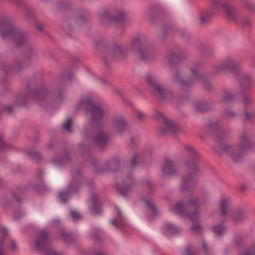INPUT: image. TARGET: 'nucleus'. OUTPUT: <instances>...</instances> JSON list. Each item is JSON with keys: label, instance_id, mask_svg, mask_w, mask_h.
I'll use <instances>...</instances> for the list:
<instances>
[{"label": "nucleus", "instance_id": "f257e3e1", "mask_svg": "<svg viewBox=\"0 0 255 255\" xmlns=\"http://www.w3.org/2000/svg\"><path fill=\"white\" fill-rule=\"evenodd\" d=\"M78 107L87 111V117L89 118L96 132V134L91 138V141L96 145L103 147L109 140L108 135L102 129L105 125L104 118L105 109L101 105L96 103L89 96L81 99L78 103Z\"/></svg>", "mask_w": 255, "mask_h": 255}, {"label": "nucleus", "instance_id": "f03ea898", "mask_svg": "<svg viewBox=\"0 0 255 255\" xmlns=\"http://www.w3.org/2000/svg\"><path fill=\"white\" fill-rule=\"evenodd\" d=\"M213 7L204 12L200 16L201 23H204L211 18L213 14L221 9L223 10L228 19L234 22L241 21V16L238 10L228 1L222 0H211Z\"/></svg>", "mask_w": 255, "mask_h": 255}, {"label": "nucleus", "instance_id": "7ed1b4c3", "mask_svg": "<svg viewBox=\"0 0 255 255\" xmlns=\"http://www.w3.org/2000/svg\"><path fill=\"white\" fill-rule=\"evenodd\" d=\"M214 69L216 73L231 72L236 74L241 83L242 88L244 86H248L253 80L251 74L241 72L238 63L231 57L223 59L220 63L214 66Z\"/></svg>", "mask_w": 255, "mask_h": 255}, {"label": "nucleus", "instance_id": "20e7f679", "mask_svg": "<svg viewBox=\"0 0 255 255\" xmlns=\"http://www.w3.org/2000/svg\"><path fill=\"white\" fill-rule=\"evenodd\" d=\"M0 34L3 38H9L17 45H21L26 40L25 34L21 30L14 26L11 20L4 18L0 20Z\"/></svg>", "mask_w": 255, "mask_h": 255}, {"label": "nucleus", "instance_id": "39448f33", "mask_svg": "<svg viewBox=\"0 0 255 255\" xmlns=\"http://www.w3.org/2000/svg\"><path fill=\"white\" fill-rule=\"evenodd\" d=\"M251 137V135L249 133L244 131L239 136L240 143L236 149H233L230 146L225 144H221V147L223 151L230 154L233 158H242L253 145Z\"/></svg>", "mask_w": 255, "mask_h": 255}, {"label": "nucleus", "instance_id": "423d86ee", "mask_svg": "<svg viewBox=\"0 0 255 255\" xmlns=\"http://www.w3.org/2000/svg\"><path fill=\"white\" fill-rule=\"evenodd\" d=\"M48 94V91L46 89L36 90L28 87L24 93L16 98V101L14 104L23 105L25 104L26 100L28 99L34 98L40 100L44 98Z\"/></svg>", "mask_w": 255, "mask_h": 255}, {"label": "nucleus", "instance_id": "0eeeda50", "mask_svg": "<svg viewBox=\"0 0 255 255\" xmlns=\"http://www.w3.org/2000/svg\"><path fill=\"white\" fill-rule=\"evenodd\" d=\"M146 81L152 86L154 94L157 98L162 100H166L172 97L171 91L156 83V78L154 75L148 74L146 77Z\"/></svg>", "mask_w": 255, "mask_h": 255}, {"label": "nucleus", "instance_id": "6e6552de", "mask_svg": "<svg viewBox=\"0 0 255 255\" xmlns=\"http://www.w3.org/2000/svg\"><path fill=\"white\" fill-rule=\"evenodd\" d=\"M154 116L157 119L163 121V127L161 128L163 133H175L179 130V127L175 123L167 119L161 112L156 111Z\"/></svg>", "mask_w": 255, "mask_h": 255}, {"label": "nucleus", "instance_id": "1a4fd4ad", "mask_svg": "<svg viewBox=\"0 0 255 255\" xmlns=\"http://www.w3.org/2000/svg\"><path fill=\"white\" fill-rule=\"evenodd\" d=\"M153 151L151 148L145 149L132 150L129 152L128 156L129 159H140L147 158L152 157Z\"/></svg>", "mask_w": 255, "mask_h": 255}, {"label": "nucleus", "instance_id": "9d476101", "mask_svg": "<svg viewBox=\"0 0 255 255\" xmlns=\"http://www.w3.org/2000/svg\"><path fill=\"white\" fill-rule=\"evenodd\" d=\"M113 126L120 133H122L128 127V123L123 115H120L113 120Z\"/></svg>", "mask_w": 255, "mask_h": 255}, {"label": "nucleus", "instance_id": "9b49d317", "mask_svg": "<svg viewBox=\"0 0 255 255\" xmlns=\"http://www.w3.org/2000/svg\"><path fill=\"white\" fill-rule=\"evenodd\" d=\"M132 48L138 53L141 58L146 59L145 54L148 52L146 48L143 45L139 38H136L133 41Z\"/></svg>", "mask_w": 255, "mask_h": 255}, {"label": "nucleus", "instance_id": "f8f14e48", "mask_svg": "<svg viewBox=\"0 0 255 255\" xmlns=\"http://www.w3.org/2000/svg\"><path fill=\"white\" fill-rule=\"evenodd\" d=\"M184 148L185 151L193 159H199L203 157L201 153L190 144H185L184 146Z\"/></svg>", "mask_w": 255, "mask_h": 255}, {"label": "nucleus", "instance_id": "ddd939ff", "mask_svg": "<svg viewBox=\"0 0 255 255\" xmlns=\"http://www.w3.org/2000/svg\"><path fill=\"white\" fill-rule=\"evenodd\" d=\"M75 190L73 185H70L66 190L61 191L58 194L59 202L64 203L69 198V196Z\"/></svg>", "mask_w": 255, "mask_h": 255}, {"label": "nucleus", "instance_id": "4468645a", "mask_svg": "<svg viewBox=\"0 0 255 255\" xmlns=\"http://www.w3.org/2000/svg\"><path fill=\"white\" fill-rule=\"evenodd\" d=\"M232 205L231 199L228 197H223L221 200L220 206L221 212L225 214Z\"/></svg>", "mask_w": 255, "mask_h": 255}, {"label": "nucleus", "instance_id": "2eb2a0df", "mask_svg": "<svg viewBox=\"0 0 255 255\" xmlns=\"http://www.w3.org/2000/svg\"><path fill=\"white\" fill-rule=\"evenodd\" d=\"M24 153L26 155V157L28 158H41L40 152L39 150L35 149H27L24 150Z\"/></svg>", "mask_w": 255, "mask_h": 255}, {"label": "nucleus", "instance_id": "dca6fc26", "mask_svg": "<svg viewBox=\"0 0 255 255\" xmlns=\"http://www.w3.org/2000/svg\"><path fill=\"white\" fill-rule=\"evenodd\" d=\"M179 227L171 223H166L163 227V231L165 234H168L169 233H172L176 232L179 230Z\"/></svg>", "mask_w": 255, "mask_h": 255}, {"label": "nucleus", "instance_id": "f3484780", "mask_svg": "<svg viewBox=\"0 0 255 255\" xmlns=\"http://www.w3.org/2000/svg\"><path fill=\"white\" fill-rule=\"evenodd\" d=\"M191 73L193 78L195 80H197L199 82L202 83L204 84H205L206 82V77L200 74H198L197 73V68L196 67L192 68L191 69Z\"/></svg>", "mask_w": 255, "mask_h": 255}, {"label": "nucleus", "instance_id": "a211bd4d", "mask_svg": "<svg viewBox=\"0 0 255 255\" xmlns=\"http://www.w3.org/2000/svg\"><path fill=\"white\" fill-rule=\"evenodd\" d=\"M236 99L234 93L231 91H225L223 94L222 100L223 102H232Z\"/></svg>", "mask_w": 255, "mask_h": 255}, {"label": "nucleus", "instance_id": "6ab92c4d", "mask_svg": "<svg viewBox=\"0 0 255 255\" xmlns=\"http://www.w3.org/2000/svg\"><path fill=\"white\" fill-rule=\"evenodd\" d=\"M194 108L198 111L203 112L206 110L207 105L204 102L197 101L194 103Z\"/></svg>", "mask_w": 255, "mask_h": 255}, {"label": "nucleus", "instance_id": "aec40b11", "mask_svg": "<svg viewBox=\"0 0 255 255\" xmlns=\"http://www.w3.org/2000/svg\"><path fill=\"white\" fill-rule=\"evenodd\" d=\"M183 208V204L181 203H178L175 205L171 207V210L173 213L180 214L182 212Z\"/></svg>", "mask_w": 255, "mask_h": 255}, {"label": "nucleus", "instance_id": "412c9836", "mask_svg": "<svg viewBox=\"0 0 255 255\" xmlns=\"http://www.w3.org/2000/svg\"><path fill=\"white\" fill-rule=\"evenodd\" d=\"M225 227L223 225H218L213 227V230L215 234L219 236L225 231Z\"/></svg>", "mask_w": 255, "mask_h": 255}, {"label": "nucleus", "instance_id": "4be33fe9", "mask_svg": "<svg viewBox=\"0 0 255 255\" xmlns=\"http://www.w3.org/2000/svg\"><path fill=\"white\" fill-rule=\"evenodd\" d=\"M72 120L71 119L68 118L66 119L65 123L63 124L62 126L63 128L67 132L71 131V127L72 126Z\"/></svg>", "mask_w": 255, "mask_h": 255}, {"label": "nucleus", "instance_id": "5701e85b", "mask_svg": "<svg viewBox=\"0 0 255 255\" xmlns=\"http://www.w3.org/2000/svg\"><path fill=\"white\" fill-rule=\"evenodd\" d=\"M10 147V145L4 141L2 135L0 134V150L9 148Z\"/></svg>", "mask_w": 255, "mask_h": 255}, {"label": "nucleus", "instance_id": "b1692460", "mask_svg": "<svg viewBox=\"0 0 255 255\" xmlns=\"http://www.w3.org/2000/svg\"><path fill=\"white\" fill-rule=\"evenodd\" d=\"M125 16V13L123 11H119L117 14V17L112 18V20L115 22L123 21Z\"/></svg>", "mask_w": 255, "mask_h": 255}, {"label": "nucleus", "instance_id": "393cba45", "mask_svg": "<svg viewBox=\"0 0 255 255\" xmlns=\"http://www.w3.org/2000/svg\"><path fill=\"white\" fill-rule=\"evenodd\" d=\"M242 103L245 107H248L252 104L253 100L250 97L244 96L242 99Z\"/></svg>", "mask_w": 255, "mask_h": 255}, {"label": "nucleus", "instance_id": "a878e982", "mask_svg": "<svg viewBox=\"0 0 255 255\" xmlns=\"http://www.w3.org/2000/svg\"><path fill=\"white\" fill-rule=\"evenodd\" d=\"M174 81L178 82L182 87H184L188 85V82L185 81L184 80L181 79L179 75L176 76Z\"/></svg>", "mask_w": 255, "mask_h": 255}, {"label": "nucleus", "instance_id": "bb28decb", "mask_svg": "<svg viewBox=\"0 0 255 255\" xmlns=\"http://www.w3.org/2000/svg\"><path fill=\"white\" fill-rule=\"evenodd\" d=\"M114 54L118 56L123 54V49L120 45H117L114 48Z\"/></svg>", "mask_w": 255, "mask_h": 255}, {"label": "nucleus", "instance_id": "cd10ccee", "mask_svg": "<svg viewBox=\"0 0 255 255\" xmlns=\"http://www.w3.org/2000/svg\"><path fill=\"white\" fill-rule=\"evenodd\" d=\"M0 110L6 111L7 113L10 114L12 112V108L10 106L2 105L0 106Z\"/></svg>", "mask_w": 255, "mask_h": 255}, {"label": "nucleus", "instance_id": "c85d7f7f", "mask_svg": "<svg viewBox=\"0 0 255 255\" xmlns=\"http://www.w3.org/2000/svg\"><path fill=\"white\" fill-rule=\"evenodd\" d=\"M71 216L72 218V219L74 220V221H77L78 220V219H80L81 218V215L80 214L76 211H72L71 212Z\"/></svg>", "mask_w": 255, "mask_h": 255}, {"label": "nucleus", "instance_id": "c756f323", "mask_svg": "<svg viewBox=\"0 0 255 255\" xmlns=\"http://www.w3.org/2000/svg\"><path fill=\"white\" fill-rule=\"evenodd\" d=\"M146 205L148 207L149 211L152 213H154L155 212V209L152 203L150 201H147L146 202Z\"/></svg>", "mask_w": 255, "mask_h": 255}, {"label": "nucleus", "instance_id": "7c9ffc66", "mask_svg": "<svg viewBox=\"0 0 255 255\" xmlns=\"http://www.w3.org/2000/svg\"><path fill=\"white\" fill-rule=\"evenodd\" d=\"M136 116L140 120H142L145 117V114L140 111H137L136 112Z\"/></svg>", "mask_w": 255, "mask_h": 255}, {"label": "nucleus", "instance_id": "2f4dec72", "mask_svg": "<svg viewBox=\"0 0 255 255\" xmlns=\"http://www.w3.org/2000/svg\"><path fill=\"white\" fill-rule=\"evenodd\" d=\"M226 116L229 118H233L235 116V113L232 111H228L225 113Z\"/></svg>", "mask_w": 255, "mask_h": 255}, {"label": "nucleus", "instance_id": "473e14b6", "mask_svg": "<svg viewBox=\"0 0 255 255\" xmlns=\"http://www.w3.org/2000/svg\"><path fill=\"white\" fill-rule=\"evenodd\" d=\"M198 214L197 213H194L193 214H191L189 216V218L192 221H196L198 219Z\"/></svg>", "mask_w": 255, "mask_h": 255}, {"label": "nucleus", "instance_id": "72a5a7b5", "mask_svg": "<svg viewBox=\"0 0 255 255\" xmlns=\"http://www.w3.org/2000/svg\"><path fill=\"white\" fill-rule=\"evenodd\" d=\"M201 227L200 225L198 223H196L192 226V230L196 231L200 229Z\"/></svg>", "mask_w": 255, "mask_h": 255}, {"label": "nucleus", "instance_id": "f704fd0d", "mask_svg": "<svg viewBox=\"0 0 255 255\" xmlns=\"http://www.w3.org/2000/svg\"><path fill=\"white\" fill-rule=\"evenodd\" d=\"M246 117L248 119H251L255 117V111L253 113H247L246 114Z\"/></svg>", "mask_w": 255, "mask_h": 255}, {"label": "nucleus", "instance_id": "c9c22d12", "mask_svg": "<svg viewBox=\"0 0 255 255\" xmlns=\"http://www.w3.org/2000/svg\"><path fill=\"white\" fill-rule=\"evenodd\" d=\"M16 247H17V246H16V244H15V243L13 241H11L10 242V245L9 246L10 249L12 251H14L16 249Z\"/></svg>", "mask_w": 255, "mask_h": 255}, {"label": "nucleus", "instance_id": "e433bc0d", "mask_svg": "<svg viewBox=\"0 0 255 255\" xmlns=\"http://www.w3.org/2000/svg\"><path fill=\"white\" fill-rule=\"evenodd\" d=\"M55 96L58 99H60L62 98V93L61 91H58L55 93Z\"/></svg>", "mask_w": 255, "mask_h": 255}, {"label": "nucleus", "instance_id": "4c0bfd02", "mask_svg": "<svg viewBox=\"0 0 255 255\" xmlns=\"http://www.w3.org/2000/svg\"><path fill=\"white\" fill-rule=\"evenodd\" d=\"M242 22H243V24L245 26L249 25L251 23L250 20L248 19L243 20L242 21Z\"/></svg>", "mask_w": 255, "mask_h": 255}, {"label": "nucleus", "instance_id": "58836bf2", "mask_svg": "<svg viewBox=\"0 0 255 255\" xmlns=\"http://www.w3.org/2000/svg\"><path fill=\"white\" fill-rule=\"evenodd\" d=\"M111 18L110 17V16L109 15V14L106 13L103 16V17L102 18V19L104 20V19H111Z\"/></svg>", "mask_w": 255, "mask_h": 255}, {"label": "nucleus", "instance_id": "ea45409f", "mask_svg": "<svg viewBox=\"0 0 255 255\" xmlns=\"http://www.w3.org/2000/svg\"><path fill=\"white\" fill-rule=\"evenodd\" d=\"M62 160H54V165L56 166H58V164H59V163L61 162V161H62Z\"/></svg>", "mask_w": 255, "mask_h": 255}, {"label": "nucleus", "instance_id": "a19ab883", "mask_svg": "<svg viewBox=\"0 0 255 255\" xmlns=\"http://www.w3.org/2000/svg\"><path fill=\"white\" fill-rule=\"evenodd\" d=\"M185 255H193L189 250H186Z\"/></svg>", "mask_w": 255, "mask_h": 255}, {"label": "nucleus", "instance_id": "79ce46f5", "mask_svg": "<svg viewBox=\"0 0 255 255\" xmlns=\"http://www.w3.org/2000/svg\"><path fill=\"white\" fill-rule=\"evenodd\" d=\"M116 210L118 214H120L121 211H120V210L118 208H116Z\"/></svg>", "mask_w": 255, "mask_h": 255}, {"label": "nucleus", "instance_id": "37998d69", "mask_svg": "<svg viewBox=\"0 0 255 255\" xmlns=\"http://www.w3.org/2000/svg\"><path fill=\"white\" fill-rule=\"evenodd\" d=\"M37 28L39 30H41L42 29V27L40 25H37Z\"/></svg>", "mask_w": 255, "mask_h": 255}, {"label": "nucleus", "instance_id": "c03bdc74", "mask_svg": "<svg viewBox=\"0 0 255 255\" xmlns=\"http://www.w3.org/2000/svg\"><path fill=\"white\" fill-rule=\"evenodd\" d=\"M111 222H112V223L113 225H115L117 221L116 220H112Z\"/></svg>", "mask_w": 255, "mask_h": 255}, {"label": "nucleus", "instance_id": "a18cd8bd", "mask_svg": "<svg viewBox=\"0 0 255 255\" xmlns=\"http://www.w3.org/2000/svg\"><path fill=\"white\" fill-rule=\"evenodd\" d=\"M252 65H255V58L253 60L252 62Z\"/></svg>", "mask_w": 255, "mask_h": 255}, {"label": "nucleus", "instance_id": "49530a36", "mask_svg": "<svg viewBox=\"0 0 255 255\" xmlns=\"http://www.w3.org/2000/svg\"><path fill=\"white\" fill-rule=\"evenodd\" d=\"M92 210V212L93 213H95V214H98V213H97L93 209H91Z\"/></svg>", "mask_w": 255, "mask_h": 255}, {"label": "nucleus", "instance_id": "de8ad7c7", "mask_svg": "<svg viewBox=\"0 0 255 255\" xmlns=\"http://www.w3.org/2000/svg\"><path fill=\"white\" fill-rule=\"evenodd\" d=\"M3 232L4 233H5L7 232L6 229L5 228H3Z\"/></svg>", "mask_w": 255, "mask_h": 255}, {"label": "nucleus", "instance_id": "09e8293b", "mask_svg": "<svg viewBox=\"0 0 255 255\" xmlns=\"http://www.w3.org/2000/svg\"><path fill=\"white\" fill-rule=\"evenodd\" d=\"M59 222V221L58 220H55L53 221V223H58Z\"/></svg>", "mask_w": 255, "mask_h": 255}, {"label": "nucleus", "instance_id": "8fccbe9b", "mask_svg": "<svg viewBox=\"0 0 255 255\" xmlns=\"http://www.w3.org/2000/svg\"><path fill=\"white\" fill-rule=\"evenodd\" d=\"M2 254V251L0 249V255H1Z\"/></svg>", "mask_w": 255, "mask_h": 255}, {"label": "nucleus", "instance_id": "3c124183", "mask_svg": "<svg viewBox=\"0 0 255 255\" xmlns=\"http://www.w3.org/2000/svg\"><path fill=\"white\" fill-rule=\"evenodd\" d=\"M67 78H68V79H70V76L69 75H67Z\"/></svg>", "mask_w": 255, "mask_h": 255}, {"label": "nucleus", "instance_id": "603ef678", "mask_svg": "<svg viewBox=\"0 0 255 255\" xmlns=\"http://www.w3.org/2000/svg\"><path fill=\"white\" fill-rule=\"evenodd\" d=\"M119 190L121 193L123 194V191L121 189H119Z\"/></svg>", "mask_w": 255, "mask_h": 255}, {"label": "nucleus", "instance_id": "864d4df0", "mask_svg": "<svg viewBox=\"0 0 255 255\" xmlns=\"http://www.w3.org/2000/svg\"><path fill=\"white\" fill-rule=\"evenodd\" d=\"M163 170L165 171H166V169H165V168H164Z\"/></svg>", "mask_w": 255, "mask_h": 255}]
</instances>
